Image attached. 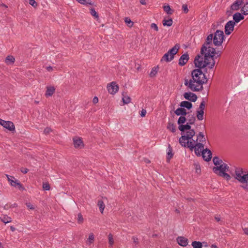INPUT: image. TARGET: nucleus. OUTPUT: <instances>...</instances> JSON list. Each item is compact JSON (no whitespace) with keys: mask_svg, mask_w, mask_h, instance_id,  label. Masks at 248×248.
<instances>
[{"mask_svg":"<svg viewBox=\"0 0 248 248\" xmlns=\"http://www.w3.org/2000/svg\"><path fill=\"white\" fill-rule=\"evenodd\" d=\"M194 63L195 67H197L198 69H195L192 71L191 73V79L189 80L187 79H185L184 84L192 91H201L203 88V84L207 83L208 79L206 78L205 74L202 70V69L204 67L200 68L195 60Z\"/></svg>","mask_w":248,"mask_h":248,"instance_id":"1","label":"nucleus"},{"mask_svg":"<svg viewBox=\"0 0 248 248\" xmlns=\"http://www.w3.org/2000/svg\"><path fill=\"white\" fill-rule=\"evenodd\" d=\"M215 48L214 47H209L205 51L202 56L198 54L195 58V60L197 62L199 67H205L208 66L210 69H212L215 65L216 55H215Z\"/></svg>","mask_w":248,"mask_h":248,"instance_id":"2","label":"nucleus"},{"mask_svg":"<svg viewBox=\"0 0 248 248\" xmlns=\"http://www.w3.org/2000/svg\"><path fill=\"white\" fill-rule=\"evenodd\" d=\"M188 145L186 147L188 148L191 151L194 150L195 154L198 156L202 155L203 159L207 162L211 160L212 153L208 148L204 149V144L202 143H195V140L193 141H186Z\"/></svg>","mask_w":248,"mask_h":248,"instance_id":"3","label":"nucleus"},{"mask_svg":"<svg viewBox=\"0 0 248 248\" xmlns=\"http://www.w3.org/2000/svg\"><path fill=\"white\" fill-rule=\"evenodd\" d=\"M235 173V178L240 183L244 184L242 186V187L248 191V171L244 172L242 169L236 168Z\"/></svg>","mask_w":248,"mask_h":248,"instance_id":"4","label":"nucleus"},{"mask_svg":"<svg viewBox=\"0 0 248 248\" xmlns=\"http://www.w3.org/2000/svg\"><path fill=\"white\" fill-rule=\"evenodd\" d=\"M180 47V45L176 44L172 48L170 49L163 56L161 59V62L165 61L166 62H170L172 61L174 58V55L178 53Z\"/></svg>","mask_w":248,"mask_h":248,"instance_id":"5","label":"nucleus"},{"mask_svg":"<svg viewBox=\"0 0 248 248\" xmlns=\"http://www.w3.org/2000/svg\"><path fill=\"white\" fill-rule=\"evenodd\" d=\"M195 135V132L194 129L188 130L186 132V134L182 135L179 139V143L180 144L184 147H186L188 145V143H186L187 141H193V137Z\"/></svg>","mask_w":248,"mask_h":248,"instance_id":"6","label":"nucleus"},{"mask_svg":"<svg viewBox=\"0 0 248 248\" xmlns=\"http://www.w3.org/2000/svg\"><path fill=\"white\" fill-rule=\"evenodd\" d=\"M213 44L215 46H220L224 39L225 35L222 31L217 30L213 35Z\"/></svg>","mask_w":248,"mask_h":248,"instance_id":"7","label":"nucleus"},{"mask_svg":"<svg viewBox=\"0 0 248 248\" xmlns=\"http://www.w3.org/2000/svg\"><path fill=\"white\" fill-rule=\"evenodd\" d=\"M213 34H210L207 36L206 41L202 45L201 49V54L202 55H203L205 51L209 47H212L210 45L212 44V42H213Z\"/></svg>","mask_w":248,"mask_h":248,"instance_id":"8","label":"nucleus"},{"mask_svg":"<svg viewBox=\"0 0 248 248\" xmlns=\"http://www.w3.org/2000/svg\"><path fill=\"white\" fill-rule=\"evenodd\" d=\"M108 91L111 94L116 93L119 90V86L116 82L113 81L107 85Z\"/></svg>","mask_w":248,"mask_h":248,"instance_id":"9","label":"nucleus"},{"mask_svg":"<svg viewBox=\"0 0 248 248\" xmlns=\"http://www.w3.org/2000/svg\"><path fill=\"white\" fill-rule=\"evenodd\" d=\"M235 25V22L232 20H230L226 24L225 26V33L226 35H230L231 33L234 30Z\"/></svg>","mask_w":248,"mask_h":248,"instance_id":"10","label":"nucleus"},{"mask_svg":"<svg viewBox=\"0 0 248 248\" xmlns=\"http://www.w3.org/2000/svg\"><path fill=\"white\" fill-rule=\"evenodd\" d=\"M4 128L8 129L10 131L15 130V127L13 122L11 121H6L4 120L2 121L1 124H0Z\"/></svg>","mask_w":248,"mask_h":248,"instance_id":"11","label":"nucleus"},{"mask_svg":"<svg viewBox=\"0 0 248 248\" xmlns=\"http://www.w3.org/2000/svg\"><path fill=\"white\" fill-rule=\"evenodd\" d=\"M184 98L191 102H195L197 99V96L196 94L191 93L187 92L184 94Z\"/></svg>","mask_w":248,"mask_h":248,"instance_id":"12","label":"nucleus"},{"mask_svg":"<svg viewBox=\"0 0 248 248\" xmlns=\"http://www.w3.org/2000/svg\"><path fill=\"white\" fill-rule=\"evenodd\" d=\"M189 58V55L187 53L183 54L179 59V64L180 66L185 65L188 62Z\"/></svg>","mask_w":248,"mask_h":248,"instance_id":"13","label":"nucleus"},{"mask_svg":"<svg viewBox=\"0 0 248 248\" xmlns=\"http://www.w3.org/2000/svg\"><path fill=\"white\" fill-rule=\"evenodd\" d=\"M244 3V0H236L231 5L232 9L234 11L238 10Z\"/></svg>","mask_w":248,"mask_h":248,"instance_id":"14","label":"nucleus"},{"mask_svg":"<svg viewBox=\"0 0 248 248\" xmlns=\"http://www.w3.org/2000/svg\"><path fill=\"white\" fill-rule=\"evenodd\" d=\"M74 147L76 148H81L84 146L83 142L81 138L75 137L73 139Z\"/></svg>","mask_w":248,"mask_h":248,"instance_id":"15","label":"nucleus"},{"mask_svg":"<svg viewBox=\"0 0 248 248\" xmlns=\"http://www.w3.org/2000/svg\"><path fill=\"white\" fill-rule=\"evenodd\" d=\"M177 241L178 244L183 247H186L188 244V240L183 236H179L177 238Z\"/></svg>","mask_w":248,"mask_h":248,"instance_id":"16","label":"nucleus"},{"mask_svg":"<svg viewBox=\"0 0 248 248\" xmlns=\"http://www.w3.org/2000/svg\"><path fill=\"white\" fill-rule=\"evenodd\" d=\"M205 141L206 139L203 133L202 132H199V133L197 135V139L195 140V143L198 142L203 143Z\"/></svg>","mask_w":248,"mask_h":248,"instance_id":"17","label":"nucleus"},{"mask_svg":"<svg viewBox=\"0 0 248 248\" xmlns=\"http://www.w3.org/2000/svg\"><path fill=\"white\" fill-rule=\"evenodd\" d=\"M244 19V16L240 13H236L233 15V19L234 20L233 21L235 22V23H238L241 20H243Z\"/></svg>","mask_w":248,"mask_h":248,"instance_id":"18","label":"nucleus"},{"mask_svg":"<svg viewBox=\"0 0 248 248\" xmlns=\"http://www.w3.org/2000/svg\"><path fill=\"white\" fill-rule=\"evenodd\" d=\"M219 166H216L217 167H214L213 168V172L219 175L221 173V172H223V165L222 164H221L219 165Z\"/></svg>","mask_w":248,"mask_h":248,"instance_id":"19","label":"nucleus"},{"mask_svg":"<svg viewBox=\"0 0 248 248\" xmlns=\"http://www.w3.org/2000/svg\"><path fill=\"white\" fill-rule=\"evenodd\" d=\"M175 114L177 116H186L187 113L186 112V110L184 108H178L174 111Z\"/></svg>","mask_w":248,"mask_h":248,"instance_id":"20","label":"nucleus"},{"mask_svg":"<svg viewBox=\"0 0 248 248\" xmlns=\"http://www.w3.org/2000/svg\"><path fill=\"white\" fill-rule=\"evenodd\" d=\"M190 125H192L191 124H189L188 123L186 124H181L179 125L178 128L180 131L181 132H185L186 130H193V129H191V126Z\"/></svg>","mask_w":248,"mask_h":248,"instance_id":"21","label":"nucleus"},{"mask_svg":"<svg viewBox=\"0 0 248 248\" xmlns=\"http://www.w3.org/2000/svg\"><path fill=\"white\" fill-rule=\"evenodd\" d=\"M180 106L182 108H185L188 109H190L192 108V104L190 102L183 101L180 103Z\"/></svg>","mask_w":248,"mask_h":248,"instance_id":"22","label":"nucleus"},{"mask_svg":"<svg viewBox=\"0 0 248 248\" xmlns=\"http://www.w3.org/2000/svg\"><path fill=\"white\" fill-rule=\"evenodd\" d=\"M0 219L5 224L12 222L11 217L8 216L7 215H2L1 217H0Z\"/></svg>","mask_w":248,"mask_h":248,"instance_id":"23","label":"nucleus"},{"mask_svg":"<svg viewBox=\"0 0 248 248\" xmlns=\"http://www.w3.org/2000/svg\"><path fill=\"white\" fill-rule=\"evenodd\" d=\"M55 88L53 86H47L46 87V96H51L54 93Z\"/></svg>","mask_w":248,"mask_h":248,"instance_id":"24","label":"nucleus"},{"mask_svg":"<svg viewBox=\"0 0 248 248\" xmlns=\"http://www.w3.org/2000/svg\"><path fill=\"white\" fill-rule=\"evenodd\" d=\"M173 20L171 18H170L168 19L164 18L162 21V24L164 26L170 27L172 25Z\"/></svg>","mask_w":248,"mask_h":248,"instance_id":"25","label":"nucleus"},{"mask_svg":"<svg viewBox=\"0 0 248 248\" xmlns=\"http://www.w3.org/2000/svg\"><path fill=\"white\" fill-rule=\"evenodd\" d=\"M186 120L189 124H194L196 121V117L194 115H188Z\"/></svg>","mask_w":248,"mask_h":248,"instance_id":"26","label":"nucleus"},{"mask_svg":"<svg viewBox=\"0 0 248 248\" xmlns=\"http://www.w3.org/2000/svg\"><path fill=\"white\" fill-rule=\"evenodd\" d=\"M204 110H197L196 111V117L199 121H202L203 119Z\"/></svg>","mask_w":248,"mask_h":248,"instance_id":"27","label":"nucleus"},{"mask_svg":"<svg viewBox=\"0 0 248 248\" xmlns=\"http://www.w3.org/2000/svg\"><path fill=\"white\" fill-rule=\"evenodd\" d=\"M241 12L244 15H248V2L244 4V6L241 8Z\"/></svg>","mask_w":248,"mask_h":248,"instance_id":"28","label":"nucleus"},{"mask_svg":"<svg viewBox=\"0 0 248 248\" xmlns=\"http://www.w3.org/2000/svg\"><path fill=\"white\" fill-rule=\"evenodd\" d=\"M167 128L173 133L176 131V125L171 122L168 123Z\"/></svg>","mask_w":248,"mask_h":248,"instance_id":"29","label":"nucleus"},{"mask_svg":"<svg viewBox=\"0 0 248 248\" xmlns=\"http://www.w3.org/2000/svg\"><path fill=\"white\" fill-rule=\"evenodd\" d=\"M213 161L215 166L219 165L223 163V161L217 156H215L213 159Z\"/></svg>","mask_w":248,"mask_h":248,"instance_id":"30","label":"nucleus"},{"mask_svg":"<svg viewBox=\"0 0 248 248\" xmlns=\"http://www.w3.org/2000/svg\"><path fill=\"white\" fill-rule=\"evenodd\" d=\"M97 205L99 207V210L101 213H103L104 209L105 208V204L104 202L102 200H98L97 202Z\"/></svg>","mask_w":248,"mask_h":248,"instance_id":"31","label":"nucleus"},{"mask_svg":"<svg viewBox=\"0 0 248 248\" xmlns=\"http://www.w3.org/2000/svg\"><path fill=\"white\" fill-rule=\"evenodd\" d=\"M123 102L124 104H127L131 101V98L127 95H126L124 93H123Z\"/></svg>","mask_w":248,"mask_h":248,"instance_id":"32","label":"nucleus"},{"mask_svg":"<svg viewBox=\"0 0 248 248\" xmlns=\"http://www.w3.org/2000/svg\"><path fill=\"white\" fill-rule=\"evenodd\" d=\"M164 11L168 15H171L173 11L170 8L169 5H165L163 6Z\"/></svg>","mask_w":248,"mask_h":248,"instance_id":"33","label":"nucleus"},{"mask_svg":"<svg viewBox=\"0 0 248 248\" xmlns=\"http://www.w3.org/2000/svg\"><path fill=\"white\" fill-rule=\"evenodd\" d=\"M168 152L167 153V154H168V157H167V159L169 161L170 159V158H171L172 157H173V154L172 153V148L171 147L170 144H169V146H168Z\"/></svg>","mask_w":248,"mask_h":248,"instance_id":"34","label":"nucleus"},{"mask_svg":"<svg viewBox=\"0 0 248 248\" xmlns=\"http://www.w3.org/2000/svg\"><path fill=\"white\" fill-rule=\"evenodd\" d=\"M15 58L12 56H8L5 59V62L7 63H14L15 62Z\"/></svg>","mask_w":248,"mask_h":248,"instance_id":"35","label":"nucleus"},{"mask_svg":"<svg viewBox=\"0 0 248 248\" xmlns=\"http://www.w3.org/2000/svg\"><path fill=\"white\" fill-rule=\"evenodd\" d=\"M192 246L193 248H202V245L201 242L199 241H193L192 243Z\"/></svg>","mask_w":248,"mask_h":248,"instance_id":"36","label":"nucleus"},{"mask_svg":"<svg viewBox=\"0 0 248 248\" xmlns=\"http://www.w3.org/2000/svg\"><path fill=\"white\" fill-rule=\"evenodd\" d=\"M186 120V119L185 117V116H181L178 120L177 123L180 125L184 124Z\"/></svg>","mask_w":248,"mask_h":248,"instance_id":"37","label":"nucleus"},{"mask_svg":"<svg viewBox=\"0 0 248 248\" xmlns=\"http://www.w3.org/2000/svg\"><path fill=\"white\" fill-rule=\"evenodd\" d=\"M158 69V66H156V67H154L152 71H151L150 73V76L151 77H155L156 74H157V70Z\"/></svg>","mask_w":248,"mask_h":248,"instance_id":"38","label":"nucleus"},{"mask_svg":"<svg viewBox=\"0 0 248 248\" xmlns=\"http://www.w3.org/2000/svg\"><path fill=\"white\" fill-rule=\"evenodd\" d=\"M94 239V236L93 234V233H91L89 234L87 243L89 245L92 244L93 242Z\"/></svg>","mask_w":248,"mask_h":248,"instance_id":"39","label":"nucleus"},{"mask_svg":"<svg viewBox=\"0 0 248 248\" xmlns=\"http://www.w3.org/2000/svg\"><path fill=\"white\" fill-rule=\"evenodd\" d=\"M218 176L223 177L227 180H229L231 179L230 175L229 174L226 173L225 172H221V173L219 174Z\"/></svg>","mask_w":248,"mask_h":248,"instance_id":"40","label":"nucleus"},{"mask_svg":"<svg viewBox=\"0 0 248 248\" xmlns=\"http://www.w3.org/2000/svg\"><path fill=\"white\" fill-rule=\"evenodd\" d=\"M108 243L110 247H112L114 244V240L113 238V235L111 233H109L108 235Z\"/></svg>","mask_w":248,"mask_h":248,"instance_id":"41","label":"nucleus"},{"mask_svg":"<svg viewBox=\"0 0 248 248\" xmlns=\"http://www.w3.org/2000/svg\"><path fill=\"white\" fill-rule=\"evenodd\" d=\"M84 219L82 214L79 213L78 215V223L79 224H82L83 222Z\"/></svg>","mask_w":248,"mask_h":248,"instance_id":"42","label":"nucleus"},{"mask_svg":"<svg viewBox=\"0 0 248 248\" xmlns=\"http://www.w3.org/2000/svg\"><path fill=\"white\" fill-rule=\"evenodd\" d=\"M79 3L83 4H89V5H92L93 3L90 1V0H77Z\"/></svg>","mask_w":248,"mask_h":248,"instance_id":"43","label":"nucleus"},{"mask_svg":"<svg viewBox=\"0 0 248 248\" xmlns=\"http://www.w3.org/2000/svg\"><path fill=\"white\" fill-rule=\"evenodd\" d=\"M124 21L127 24V26L129 27H131L133 25V23L131 21V19L128 17H125L124 18Z\"/></svg>","mask_w":248,"mask_h":248,"instance_id":"44","label":"nucleus"},{"mask_svg":"<svg viewBox=\"0 0 248 248\" xmlns=\"http://www.w3.org/2000/svg\"><path fill=\"white\" fill-rule=\"evenodd\" d=\"M205 108V102L204 100H202L200 106L197 110H204Z\"/></svg>","mask_w":248,"mask_h":248,"instance_id":"45","label":"nucleus"},{"mask_svg":"<svg viewBox=\"0 0 248 248\" xmlns=\"http://www.w3.org/2000/svg\"><path fill=\"white\" fill-rule=\"evenodd\" d=\"M90 13L93 16H94L95 18H97L98 17V14L94 8L91 9Z\"/></svg>","mask_w":248,"mask_h":248,"instance_id":"46","label":"nucleus"},{"mask_svg":"<svg viewBox=\"0 0 248 248\" xmlns=\"http://www.w3.org/2000/svg\"><path fill=\"white\" fill-rule=\"evenodd\" d=\"M43 188L45 190H49L50 188L49 184L48 183H44L43 184Z\"/></svg>","mask_w":248,"mask_h":248,"instance_id":"47","label":"nucleus"},{"mask_svg":"<svg viewBox=\"0 0 248 248\" xmlns=\"http://www.w3.org/2000/svg\"><path fill=\"white\" fill-rule=\"evenodd\" d=\"M182 10H183L184 12L186 14L188 12V9L187 8V5L186 4H184L182 5Z\"/></svg>","mask_w":248,"mask_h":248,"instance_id":"48","label":"nucleus"},{"mask_svg":"<svg viewBox=\"0 0 248 248\" xmlns=\"http://www.w3.org/2000/svg\"><path fill=\"white\" fill-rule=\"evenodd\" d=\"M233 11L234 10H232L231 7H230V9L227 10L226 14L228 16H231L232 15Z\"/></svg>","mask_w":248,"mask_h":248,"instance_id":"49","label":"nucleus"},{"mask_svg":"<svg viewBox=\"0 0 248 248\" xmlns=\"http://www.w3.org/2000/svg\"><path fill=\"white\" fill-rule=\"evenodd\" d=\"M29 3L33 7H36L37 5L36 2L34 0H30Z\"/></svg>","mask_w":248,"mask_h":248,"instance_id":"50","label":"nucleus"},{"mask_svg":"<svg viewBox=\"0 0 248 248\" xmlns=\"http://www.w3.org/2000/svg\"><path fill=\"white\" fill-rule=\"evenodd\" d=\"M222 165H223V172L228 171L229 170V166H228V165L227 164L223 163Z\"/></svg>","mask_w":248,"mask_h":248,"instance_id":"51","label":"nucleus"},{"mask_svg":"<svg viewBox=\"0 0 248 248\" xmlns=\"http://www.w3.org/2000/svg\"><path fill=\"white\" fill-rule=\"evenodd\" d=\"M151 28L154 29L155 31H158V28L157 25L155 23H152L151 24Z\"/></svg>","mask_w":248,"mask_h":248,"instance_id":"52","label":"nucleus"},{"mask_svg":"<svg viewBox=\"0 0 248 248\" xmlns=\"http://www.w3.org/2000/svg\"><path fill=\"white\" fill-rule=\"evenodd\" d=\"M26 206L28 208L31 210H33L34 209V206L31 204L30 202H27L26 203Z\"/></svg>","mask_w":248,"mask_h":248,"instance_id":"53","label":"nucleus"},{"mask_svg":"<svg viewBox=\"0 0 248 248\" xmlns=\"http://www.w3.org/2000/svg\"><path fill=\"white\" fill-rule=\"evenodd\" d=\"M133 243L135 244V245H138L139 243L138 238L136 236H133L132 238Z\"/></svg>","mask_w":248,"mask_h":248,"instance_id":"54","label":"nucleus"},{"mask_svg":"<svg viewBox=\"0 0 248 248\" xmlns=\"http://www.w3.org/2000/svg\"><path fill=\"white\" fill-rule=\"evenodd\" d=\"M196 172L197 173H200L201 171V167L199 165L195 164Z\"/></svg>","mask_w":248,"mask_h":248,"instance_id":"55","label":"nucleus"},{"mask_svg":"<svg viewBox=\"0 0 248 248\" xmlns=\"http://www.w3.org/2000/svg\"><path fill=\"white\" fill-rule=\"evenodd\" d=\"M16 204H14V205H9L8 204H5L4 206V209H5V210H8L9 208H11L12 207H15V206H16Z\"/></svg>","mask_w":248,"mask_h":248,"instance_id":"56","label":"nucleus"},{"mask_svg":"<svg viewBox=\"0 0 248 248\" xmlns=\"http://www.w3.org/2000/svg\"><path fill=\"white\" fill-rule=\"evenodd\" d=\"M16 186H17L18 188L20 190H23L24 189V187L20 183H16Z\"/></svg>","mask_w":248,"mask_h":248,"instance_id":"57","label":"nucleus"},{"mask_svg":"<svg viewBox=\"0 0 248 248\" xmlns=\"http://www.w3.org/2000/svg\"><path fill=\"white\" fill-rule=\"evenodd\" d=\"M221 51H216L215 50V55H216V58L217 57H219L221 56Z\"/></svg>","mask_w":248,"mask_h":248,"instance_id":"58","label":"nucleus"},{"mask_svg":"<svg viewBox=\"0 0 248 248\" xmlns=\"http://www.w3.org/2000/svg\"><path fill=\"white\" fill-rule=\"evenodd\" d=\"M51 131V129L49 127H46L44 129V132L46 134L49 133Z\"/></svg>","mask_w":248,"mask_h":248,"instance_id":"59","label":"nucleus"},{"mask_svg":"<svg viewBox=\"0 0 248 248\" xmlns=\"http://www.w3.org/2000/svg\"><path fill=\"white\" fill-rule=\"evenodd\" d=\"M146 114V110L144 109H142L141 111L140 116L142 117H143L145 116Z\"/></svg>","mask_w":248,"mask_h":248,"instance_id":"60","label":"nucleus"},{"mask_svg":"<svg viewBox=\"0 0 248 248\" xmlns=\"http://www.w3.org/2000/svg\"><path fill=\"white\" fill-rule=\"evenodd\" d=\"M21 171L24 174H26L29 171V170L27 168H22L21 169Z\"/></svg>","mask_w":248,"mask_h":248,"instance_id":"61","label":"nucleus"},{"mask_svg":"<svg viewBox=\"0 0 248 248\" xmlns=\"http://www.w3.org/2000/svg\"><path fill=\"white\" fill-rule=\"evenodd\" d=\"M16 183H17L16 182V181H14V180H11V182H10V184H11V186H16Z\"/></svg>","mask_w":248,"mask_h":248,"instance_id":"62","label":"nucleus"},{"mask_svg":"<svg viewBox=\"0 0 248 248\" xmlns=\"http://www.w3.org/2000/svg\"><path fill=\"white\" fill-rule=\"evenodd\" d=\"M98 102V98L96 97V96H95L93 97V102L94 103V104H96L97 103V102Z\"/></svg>","mask_w":248,"mask_h":248,"instance_id":"63","label":"nucleus"},{"mask_svg":"<svg viewBox=\"0 0 248 248\" xmlns=\"http://www.w3.org/2000/svg\"><path fill=\"white\" fill-rule=\"evenodd\" d=\"M46 69L49 72H51L53 70V68L52 66H49L46 67Z\"/></svg>","mask_w":248,"mask_h":248,"instance_id":"64","label":"nucleus"}]
</instances>
